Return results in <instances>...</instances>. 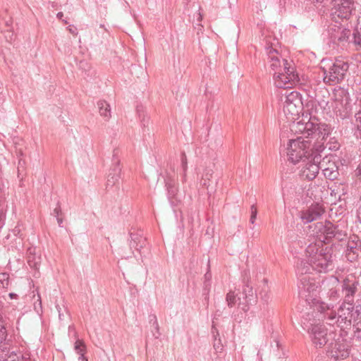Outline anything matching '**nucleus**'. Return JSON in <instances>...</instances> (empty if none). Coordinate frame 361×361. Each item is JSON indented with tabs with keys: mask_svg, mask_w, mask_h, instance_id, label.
Listing matches in <instances>:
<instances>
[{
	"mask_svg": "<svg viewBox=\"0 0 361 361\" xmlns=\"http://www.w3.org/2000/svg\"><path fill=\"white\" fill-rule=\"evenodd\" d=\"M290 129L293 132L305 135L307 139L311 136V138H316L317 141H323L322 143L314 142L313 144L312 150L314 149L318 156H321L320 153L326 148L330 151H337L340 148L339 142L334 137L326 142L332 131V128L329 124L318 123L315 117L308 118L307 116L303 115L301 120L291 126Z\"/></svg>",
	"mask_w": 361,
	"mask_h": 361,
	"instance_id": "nucleus-1",
	"label": "nucleus"
},
{
	"mask_svg": "<svg viewBox=\"0 0 361 361\" xmlns=\"http://www.w3.org/2000/svg\"><path fill=\"white\" fill-rule=\"evenodd\" d=\"M319 312V320H322L326 324L334 326L336 325L341 330L351 325L353 320V325L361 319V307L357 306L355 310L354 304H346L344 302L340 306L336 313L333 310V305L322 302L317 308Z\"/></svg>",
	"mask_w": 361,
	"mask_h": 361,
	"instance_id": "nucleus-2",
	"label": "nucleus"
},
{
	"mask_svg": "<svg viewBox=\"0 0 361 361\" xmlns=\"http://www.w3.org/2000/svg\"><path fill=\"white\" fill-rule=\"evenodd\" d=\"M267 56L276 87L281 89L291 88L299 82L294 66L283 59L276 49L269 48Z\"/></svg>",
	"mask_w": 361,
	"mask_h": 361,
	"instance_id": "nucleus-3",
	"label": "nucleus"
},
{
	"mask_svg": "<svg viewBox=\"0 0 361 361\" xmlns=\"http://www.w3.org/2000/svg\"><path fill=\"white\" fill-rule=\"evenodd\" d=\"M303 136L304 137L300 136L296 139L290 140L288 145L287 156L288 160L294 164L300 161L305 162L315 154L314 150H312L313 144L311 140H305L306 136L304 135Z\"/></svg>",
	"mask_w": 361,
	"mask_h": 361,
	"instance_id": "nucleus-4",
	"label": "nucleus"
},
{
	"mask_svg": "<svg viewBox=\"0 0 361 361\" xmlns=\"http://www.w3.org/2000/svg\"><path fill=\"white\" fill-rule=\"evenodd\" d=\"M327 64L321 66V70L323 72V81L328 85H334L340 83L345 75L346 72L348 70V63L336 60L334 63H331L329 61L322 60V63Z\"/></svg>",
	"mask_w": 361,
	"mask_h": 361,
	"instance_id": "nucleus-5",
	"label": "nucleus"
},
{
	"mask_svg": "<svg viewBox=\"0 0 361 361\" xmlns=\"http://www.w3.org/2000/svg\"><path fill=\"white\" fill-rule=\"evenodd\" d=\"M345 331L340 334L336 338L334 337L332 341L328 344L326 348V355L331 360L335 361L343 360L348 358L351 353L352 341L344 336Z\"/></svg>",
	"mask_w": 361,
	"mask_h": 361,
	"instance_id": "nucleus-6",
	"label": "nucleus"
},
{
	"mask_svg": "<svg viewBox=\"0 0 361 361\" xmlns=\"http://www.w3.org/2000/svg\"><path fill=\"white\" fill-rule=\"evenodd\" d=\"M331 16L336 22L350 19L355 10L353 0H331Z\"/></svg>",
	"mask_w": 361,
	"mask_h": 361,
	"instance_id": "nucleus-7",
	"label": "nucleus"
},
{
	"mask_svg": "<svg viewBox=\"0 0 361 361\" xmlns=\"http://www.w3.org/2000/svg\"><path fill=\"white\" fill-rule=\"evenodd\" d=\"M314 347L322 348L324 346L328 347V344L336 337L334 331H328L324 324H318L314 326L311 331L308 332Z\"/></svg>",
	"mask_w": 361,
	"mask_h": 361,
	"instance_id": "nucleus-8",
	"label": "nucleus"
},
{
	"mask_svg": "<svg viewBox=\"0 0 361 361\" xmlns=\"http://www.w3.org/2000/svg\"><path fill=\"white\" fill-rule=\"evenodd\" d=\"M341 297L346 304L353 305L355 295L359 290L360 279L355 274L345 276L341 283Z\"/></svg>",
	"mask_w": 361,
	"mask_h": 361,
	"instance_id": "nucleus-9",
	"label": "nucleus"
},
{
	"mask_svg": "<svg viewBox=\"0 0 361 361\" xmlns=\"http://www.w3.org/2000/svg\"><path fill=\"white\" fill-rule=\"evenodd\" d=\"M311 270H313L312 266L309 260L305 261L302 259L298 262L297 274L300 281L298 287L307 292L313 291L316 286L314 280L308 275V274L311 273Z\"/></svg>",
	"mask_w": 361,
	"mask_h": 361,
	"instance_id": "nucleus-10",
	"label": "nucleus"
},
{
	"mask_svg": "<svg viewBox=\"0 0 361 361\" xmlns=\"http://www.w3.org/2000/svg\"><path fill=\"white\" fill-rule=\"evenodd\" d=\"M120 151L114 149L112 154L111 166L107 176L106 190L117 191L119 189V180L121 178V168L120 166Z\"/></svg>",
	"mask_w": 361,
	"mask_h": 361,
	"instance_id": "nucleus-11",
	"label": "nucleus"
},
{
	"mask_svg": "<svg viewBox=\"0 0 361 361\" xmlns=\"http://www.w3.org/2000/svg\"><path fill=\"white\" fill-rule=\"evenodd\" d=\"M283 97L284 114L293 116H298L302 104L300 93L296 91L286 90V92L282 94L281 100H283Z\"/></svg>",
	"mask_w": 361,
	"mask_h": 361,
	"instance_id": "nucleus-12",
	"label": "nucleus"
},
{
	"mask_svg": "<svg viewBox=\"0 0 361 361\" xmlns=\"http://www.w3.org/2000/svg\"><path fill=\"white\" fill-rule=\"evenodd\" d=\"M312 269L318 272H326L331 269L332 261L330 249L328 247L319 250V255H316L310 261Z\"/></svg>",
	"mask_w": 361,
	"mask_h": 361,
	"instance_id": "nucleus-13",
	"label": "nucleus"
},
{
	"mask_svg": "<svg viewBox=\"0 0 361 361\" xmlns=\"http://www.w3.org/2000/svg\"><path fill=\"white\" fill-rule=\"evenodd\" d=\"M322 156L314 154L307 162H302V166L300 170V176L307 180H312L314 179L320 170V159Z\"/></svg>",
	"mask_w": 361,
	"mask_h": 361,
	"instance_id": "nucleus-14",
	"label": "nucleus"
},
{
	"mask_svg": "<svg viewBox=\"0 0 361 361\" xmlns=\"http://www.w3.org/2000/svg\"><path fill=\"white\" fill-rule=\"evenodd\" d=\"M320 170L324 177L330 180H334L339 176L338 166L334 161H331L327 156L320 161Z\"/></svg>",
	"mask_w": 361,
	"mask_h": 361,
	"instance_id": "nucleus-15",
	"label": "nucleus"
},
{
	"mask_svg": "<svg viewBox=\"0 0 361 361\" xmlns=\"http://www.w3.org/2000/svg\"><path fill=\"white\" fill-rule=\"evenodd\" d=\"M324 209L319 204H312L301 214V219L304 224H308L319 219L324 214Z\"/></svg>",
	"mask_w": 361,
	"mask_h": 361,
	"instance_id": "nucleus-16",
	"label": "nucleus"
},
{
	"mask_svg": "<svg viewBox=\"0 0 361 361\" xmlns=\"http://www.w3.org/2000/svg\"><path fill=\"white\" fill-rule=\"evenodd\" d=\"M200 185L207 190V193L211 195L216 190L217 180L213 178V171L211 169H205L200 180Z\"/></svg>",
	"mask_w": 361,
	"mask_h": 361,
	"instance_id": "nucleus-17",
	"label": "nucleus"
},
{
	"mask_svg": "<svg viewBox=\"0 0 361 361\" xmlns=\"http://www.w3.org/2000/svg\"><path fill=\"white\" fill-rule=\"evenodd\" d=\"M324 284H326L329 287V291L327 295L329 299L332 301H336L341 298V293L339 288H337L339 285V280L336 276H331L329 279L326 280Z\"/></svg>",
	"mask_w": 361,
	"mask_h": 361,
	"instance_id": "nucleus-18",
	"label": "nucleus"
},
{
	"mask_svg": "<svg viewBox=\"0 0 361 361\" xmlns=\"http://www.w3.org/2000/svg\"><path fill=\"white\" fill-rule=\"evenodd\" d=\"M243 290L240 293L243 299L245 300L246 302L248 303L254 299V291L252 287L250 284V276L249 271H245L243 279Z\"/></svg>",
	"mask_w": 361,
	"mask_h": 361,
	"instance_id": "nucleus-19",
	"label": "nucleus"
},
{
	"mask_svg": "<svg viewBox=\"0 0 361 361\" xmlns=\"http://www.w3.org/2000/svg\"><path fill=\"white\" fill-rule=\"evenodd\" d=\"M314 312H307L303 313L301 317V326L304 330H306L307 332L311 331L314 326H317V321L315 319Z\"/></svg>",
	"mask_w": 361,
	"mask_h": 361,
	"instance_id": "nucleus-20",
	"label": "nucleus"
},
{
	"mask_svg": "<svg viewBox=\"0 0 361 361\" xmlns=\"http://www.w3.org/2000/svg\"><path fill=\"white\" fill-rule=\"evenodd\" d=\"M341 232L338 229V226H335L331 222L326 221L325 233H324V238L322 239L323 243H324L326 240L328 241L334 238L338 239L341 237Z\"/></svg>",
	"mask_w": 361,
	"mask_h": 361,
	"instance_id": "nucleus-21",
	"label": "nucleus"
},
{
	"mask_svg": "<svg viewBox=\"0 0 361 361\" xmlns=\"http://www.w3.org/2000/svg\"><path fill=\"white\" fill-rule=\"evenodd\" d=\"M130 247L131 249L134 248L137 251H140L146 245V238H143L141 233L137 232L130 233Z\"/></svg>",
	"mask_w": 361,
	"mask_h": 361,
	"instance_id": "nucleus-22",
	"label": "nucleus"
},
{
	"mask_svg": "<svg viewBox=\"0 0 361 361\" xmlns=\"http://www.w3.org/2000/svg\"><path fill=\"white\" fill-rule=\"evenodd\" d=\"M350 35V30L345 28H338L334 34H331V38L334 43L346 42Z\"/></svg>",
	"mask_w": 361,
	"mask_h": 361,
	"instance_id": "nucleus-23",
	"label": "nucleus"
},
{
	"mask_svg": "<svg viewBox=\"0 0 361 361\" xmlns=\"http://www.w3.org/2000/svg\"><path fill=\"white\" fill-rule=\"evenodd\" d=\"M359 255V250L357 248V243L354 241L348 243L345 250V257L350 262L355 261Z\"/></svg>",
	"mask_w": 361,
	"mask_h": 361,
	"instance_id": "nucleus-24",
	"label": "nucleus"
},
{
	"mask_svg": "<svg viewBox=\"0 0 361 361\" xmlns=\"http://www.w3.org/2000/svg\"><path fill=\"white\" fill-rule=\"evenodd\" d=\"M3 314V307L0 305V345L6 341L8 336L7 321Z\"/></svg>",
	"mask_w": 361,
	"mask_h": 361,
	"instance_id": "nucleus-25",
	"label": "nucleus"
},
{
	"mask_svg": "<svg viewBox=\"0 0 361 361\" xmlns=\"http://www.w3.org/2000/svg\"><path fill=\"white\" fill-rule=\"evenodd\" d=\"M322 247H325L323 243L319 241L318 243H310L306 247L305 252L308 257L309 261L316 255H319V250Z\"/></svg>",
	"mask_w": 361,
	"mask_h": 361,
	"instance_id": "nucleus-26",
	"label": "nucleus"
},
{
	"mask_svg": "<svg viewBox=\"0 0 361 361\" xmlns=\"http://www.w3.org/2000/svg\"><path fill=\"white\" fill-rule=\"evenodd\" d=\"M97 106L100 115L105 119L109 120L111 118L110 105L104 100H100L97 102Z\"/></svg>",
	"mask_w": 361,
	"mask_h": 361,
	"instance_id": "nucleus-27",
	"label": "nucleus"
},
{
	"mask_svg": "<svg viewBox=\"0 0 361 361\" xmlns=\"http://www.w3.org/2000/svg\"><path fill=\"white\" fill-rule=\"evenodd\" d=\"M33 251L31 248L28 250L27 264L31 268L38 269L41 263V257L36 255Z\"/></svg>",
	"mask_w": 361,
	"mask_h": 361,
	"instance_id": "nucleus-28",
	"label": "nucleus"
},
{
	"mask_svg": "<svg viewBox=\"0 0 361 361\" xmlns=\"http://www.w3.org/2000/svg\"><path fill=\"white\" fill-rule=\"evenodd\" d=\"M211 280H212V274L209 271H208L204 276V281H203V288H202V295L204 297V299L209 300V294L211 289Z\"/></svg>",
	"mask_w": 361,
	"mask_h": 361,
	"instance_id": "nucleus-29",
	"label": "nucleus"
},
{
	"mask_svg": "<svg viewBox=\"0 0 361 361\" xmlns=\"http://www.w3.org/2000/svg\"><path fill=\"white\" fill-rule=\"evenodd\" d=\"M168 198L171 205L176 206L181 201V197L178 194L177 186L172 187L167 190Z\"/></svg>",
	"mask_w": 361,
	"mask_h": 361,
	"instance_id": "nucleus-30",
	"label": "nucleus"
},
{
	"mask_svg": "<svg viewBox=\"0 0 361 361\" xmlns=\"http://www.w3.org/2000/svg\"><path fill=\"white\" fill-rule=\"evenodd\" d=\"M241 295L238 296V293H235L233 291H230L227 293L226 300L227 302V305L229 307H234L236 304L240 305L241 304L240 302Z\"/></svg>",
	"mask_w": 361,
	"mask_h": 361,
	"instance_id": "nucleus-31",
	"label": "nucleus"
},
{
	"mask_svg": "<svg viewBox=\"0 0 361 361\" xmlns=\"http://www.w3.org/2000/svg\"><path fill=\"white\" fill-rule=\"evenodd\" d=\"M326 226V221L324 222L320 221L317 222L314 224V234L317 235V237L319 238V241L323 243L324 233H325V228Z\"/></svg>",
	"mask_w": 361,
	"mask_h": 361,
	"instance_id": "nucleus-32",
	"label": "nucleus"
},
{
	"mask_svg": "<svg viewBox=\"0 0 361 361\" xmlns=\"http://www.w3.org/2000/svg\"><path fill=\"white\" fill-rule=\"evenodd\" d=\"M137 112L139 116V118L140 119L141 125L143 128L147 127L149 123V117L147 116V114H146L144 108L142 106H137Z\"/></svg>",
	"mask_w": 361,
	"mask_h": 361,
	"instance_id": "nucleus-33",
	"label": "nucleus"
},
{
	"mask_svg": "<svg viewBox=\"0 0 361 361\" xmlns=\"http://www.w3.org/2000/svg\"><path fill=\"white\" fill-rule=\"evenodd\" d=\"M7 204L3 199L0 198V231L5 225Z\"/></svg>",
	"mask_w": 361,
	"mask_h": 361,
	"instance_id": "nucleus-34",
	"label": "nucleus"
},
{
	"mask_svg": "<svg viewBox=\"0 0 361 361\" xmlns=\"http://www.w3.org/2000/svg\"><path fill=\"white\" fill-rule=\"evenodd\" d=\"M354 135L361 140V115L354 116Z\"/></svg>",
	"mask_w": 361,
	"mask_h": 361,
	"instance_id": "nucleus-35",
	"label": "nucleus"
},
{
	"mask_svg": "<svg viewBox=\"0 0 361 361\" xmlns=\"http://www.w3.org/2000/svg\"><path fill=\"white\" fill-rule=\"evenodd\" d=\"M264 287L259 291V295L262 300L267 302L270 298V295L269 293V287L267 286V279H263Z\"/></svg>",
	"mask_w": 361,
	"mask_h": 361,
	"instance_id": "nucleus-36",
	"label": "nucleus"
},
{
	"mask_svg": "<svg viewBox=\"0 0 361 361\" xmlns=\"http://www.w3.org/2000/svg\"><path fill=\"white\" fill-rule=\"evenodd\" d=\"M149 322L150 323L152 324V326L156 331L155 333H153V336H154V338H158L160 336L161 334L159 332V326L157 319V317L154 314L149 316Z\"/></svg>",
	"mask_w": 361,
	"mask_h": 361,
	"instance_id": "nucleus-37",
	"label": "nucleus"
},
{
	"mask_svg": "<svg viewBox=\"0 0 361 361\" xmlns=\"http://www.w3.org/2000/svg\"><path fill=\"white\" fill-rule=\"evenodd\" d=\"M181 168L183 170V173L181 174L183 181H185L186 180V171L188 168V162L186 155L184 152L181 154Z\"/></svg>",
	"mask_w": 361,
	"mask_h": 361,
	"instance_id": "nucleus-38",
	"label": "nucleus"
},
{
	"mask_svg": "<svg viewBox=\"0 0 361 361\" xmlns=\"http://www.w3.org/2000/svg\"><path fill=\"white\" fill-rule=\"evenodd\" d=\"M353 42L355 45L361 47V33L358 28H355L353 32Z\"/></svg>",
	"mask_w": 361,
	"mask_h": 361,
	"instance_id": "nucleus-39",
	"label": "nucleus"
},
{
	"mask_svg": "<svg viewBox=\"0 0 361 361\" xmlns=\"http://www.w3.org/2000/svg\"><path fill=\"white\" fill-rule=\"evenodd\" d=\"M85 345L82 340H77L75 343L74 349L79 355L85 351Z\"/></svg>",
	"mask_w": 361,
	"mask_h": 361,
	"instance_id": "nucleus-40",
	"label": "nucleus"
},
{
	"mask_svg": "<svg viewBox=\"0 0 361 361\" xmlns=\"http://www.w3.org/2000/svg\"><path fill=\"white\" fill-rule=\"evenodd\" d=\"M165 181V185L166 187V189L171 188L172 187L176 186V179L172 178L171 176L167 175L164 179Z\"/></svg>",
	"mask_w": 361,
	"mask_h": 361,
	"instance_id": "nucleus-41",
	"label": "nucleus"
},
{
	"mask_svg": "<svg viewBox=\"0 0 361 361\" xmlns=\"http://www.w3.org/2000/svg\"><path fill=\"white\" fill-rule=\"evenodd\" d=\"M9 280V275L7 273L0 274V284L3 288L8 286Z\"/></svg>",
	"mask_w": 361,
	"mask_h": 361,
	"instance_id": "nucleus-42",
	"label": "nucleus"
},
{
	"mask_svg": "<svg viewBox=\"0 0 361 361\" xmlns=\"http://www.w3.org/2000/svg\"><path fill=\"white\" fill-rule=\"evenodd\" d=\"M250 223L252 224H254L257 215V209L255 204H252L250 207Z\"/></svg>",
	"mask_w": 361,
	"mask_h": 361,
	"instance_id": "nucleus-43",
	"label": "nucleus"
},
{
	"mask_svg": "<svg viewBox=\"0 0 361 361\" xmlns=\"http://www.w3.org/2000/svg\"><path fill=\"white\" fill-rule=\"evenodd\" d=\"M34 308H35V310L39 313L40 312H42V300H41V297L40 295L38 294L37 295V301L34 303Z\"/></svg>",
	"mask_w": 361,
	"mask_h": 361,
	"instance_id": "nucleus-44",
	"label": "nucleus"
},
{
	"mask_svg": "<svg viewBox=\"0 0 361 361\" xmlns=\"http://www.w3.org/2000/svg\"><path fill=\"white\" fill-rule=\"evenodd\" d=\"M223 345L221 343V341L219 340L218 341H216V338H215V341H214V348L216 351V353H221L222 350H223Z\"/></svg>",
	"mask_w": 361,
	"mask_h": 361,
	"instance_id": "nucleus-45",
	"label": "nucleus"
},
{
	"mask_svg": "<svg viewBox=\"0 0 361 361\" xmlns=\"http://www.w3.org/2000/svg\"><path fill=\"white\" fill-rule=\"evenodd\" d=\"M61 213V207L57 204V207L54 209L53 211V215H54L56 217L59 216V214Z\"/></svg>",
	"mask_w": 361,
	"mask_h": 361,
	"instance_id": "nucleus-46",
	"label": "nucleus"
},
{
	"mask_svg": "<svg viewBox=\"0 0 361 361\" xmlns=\"http://www.w3.org/2000/svg\"><path fill=\"white\" fill-rule=\"evenodd\" d=\"M355 175L357 178H361V161L360 162L356 169L355 170Z\"/></svg>",
	"mask_w": 361,
	"mask_h": 361,
	"instance_id": "nucleus-47",
	"label": "nucleus"
},
{
	"mask_svg": "<svg viewBox=\"0 0 361 361\" xmlns=\"http://www.w3.org/2000/svg\"><path fill=\"white\" fill-rule=\"evenodd\" d=\"M8 35H6L5 37L7 41L8 42H11L13 40V34L12 32H11L10 31L8 30Z\"/></svg>",
	"mask_w": 361,
	"mask_h": 361,
	"instance_id": "nucleus-48",
	"label": "nucleus"
},
{
	"mask_svg": "<svg viewBox=\"0 0 361 361\" xmlns=\"http://www.w3.org/2000/svg\"><path fill=\"white\" fill-rule=\"evenodd\" d=\"M56 17L57 18H59V20H61L64 22V23L67 24L68 22L65 20L63 19V13L62 12H59L56 15Z\"/></svg>",
	"mask_w": 361,
	"mask_h": 361,
	"instance_id": "nucleus-49",
	"label": "nucleus"
},
{
	"mask_svg": "<svg viewBox=\"0 0 361 361\" xmlns=\"http://www.w3.org/2000/svg\"><path fill=\"white\" fill-rule=\"evenodd\" d=\"M78 361H87V358L85 357L84 353H81L79 355Z\"/></svg>",
	"mask_w": 361,
	"mask_h": 361,
	"instance_id": "nucleus-50",
	"label": "nucleus"
},
{
	"mask_svg": "<svg viewBox=\"0 0 361 361\" xmlns=\"http://www.w3.org/2000/svg\"><path fill=\"white\" fill-rule=\"evenodd\" d=\"M56 220H57V222H58V224L60 227H62L63 226V219L58 216L56 217Z\"/></svg>",
	"mask_w": 361,
	"mask_h": 361,
	"instance_id": "nucleus-51",
	"label": "nucleus"
},
{
	"mask_svg": "<svg viewBox=\"0 0 361 361\" xmlns=\"http://www.w3.org/2000/svg\"><path fill=\"white\" fill-rule=\"evenodd\" d=\"M68 30H69V32H70L71 33H72V34H73V35H77V32H75L76 28H75V27H73H73H68Z\"/></svg>",
	"mask_w": 361,
	"mask_h": 361,
	"instance_id": "nucleus-52",
	"label": "nucleus"
},
{
	"mask_svg": "<svg viewBox=\"0 0 361 361\" xmlns=\"http://www.w3.org/2000/svg\"><path fill=\"white\" fill-rule=\"evenodd\" d=\"M359 106H360V109L355 113L354 116H358V114L361 115V100L360 102Z\"/></svg>",
	"mask_w": 361,
	"mask_h": 361,
	"instance_id": "nucleus-53",
	"label": "nucleus"
},
{
	"mask_svg": "<svg viewBox=\"0 0 361 361\" xmlns=\"http://www.w3.org/2000/svg\"><path fill=\"white\" fill-rule=\"evenodd\" d=\"M56 308L58 310V312H59V319H61V308L59 305H56Z\"/></svg>",
	"mask_w": 361,
	"mask_h": 361,
	"instance_id": "nucleus-54",
	"label": "nucleus"
},
{
	"mask_svg": "<svg viewBox=\"0 0 361 361\" xmlns=\"http://www.w3.org/2000/svg\"><path fill=\"white\" fill-rule=\"evenodd\" d=\"M9 296H10V298H11V299H13V298H16V297L17 296V295H16V294H15V293H10V294H9Z\"/></svg>",
	"mask_w": 361,
	"mask_h": 361,
	"instance_id": "nucleus-55",
	"label": "nucleus"
},
{
	"mask_svg": "<svg viewBox=\"0 0 361 361\" xmlns=\"http://www.w3.org/2000/svg\"><path fill=\"white\" fill-rule=\"evenodd\" d=\"M317 2L322 3L324 0H315Z\"/></svg>",
	"mask_w": 361,
	"mask_h": 361,
	"instance_id": "nucleus-56",
	"label": "nucleus"
},
{
	"mask_svg": "<svg viewBox=\"0 0 361 361\" xmlns=\"http://www.w3.org/2000/svg\"><path fill=\"white\" fill-rule=\"evenodd\" d=\"M245 307H246V306H245V307H243V311H245V312H246V311H247V309H246Z\"/></svg>",
	"mask_w": 361,
	"mask_h": 361,
	"instance_id": "nucleus-57",
	"label": "nucleus"
},
{
	"mask_svg": "<svg viewBox=\"0 0 361 361\" xmlns=\"http://www.w3.org/2000/svg\"><path fill=\"white\" fill-rule=\"evenodd\" d=\"M188 1V3H189L191 0H186Z\"/></svg>",
	"mask_w": 361,
	"mask_h": 361,
	"instance_id": "nucleus-58",
	"label": "nucleus"
}]
</instances>
